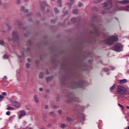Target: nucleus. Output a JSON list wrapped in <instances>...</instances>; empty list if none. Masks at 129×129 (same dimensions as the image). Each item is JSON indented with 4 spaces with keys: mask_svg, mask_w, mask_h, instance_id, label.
Returning a JSON list of instances; mask_svg holds the SVG:
<instances>
[{
    "mask_svg": "<svg viewBox=\"0 0 129 129\" xmlns=\"http://www.w3.org/2000/svg\"><path fill=\"white\" fill-rule=\"evenodd\" d=\"M115 41H117V37L111 36L104 40V43L107 44V45H112Z\"/></svg>",
    "mask_w": 129,
    "mask_h": 129,
    "instance_id": "obj_1",
    "label": "nucleus"
},
{
    "mask_svg": "<svg viewBox=\"0 0 129 129\" xmlns=\"http://www.w3.org/2000/svg\"><path fill=\"white\" fill-rule=\"evenodd\" d=\"M117 94L120 96H124L126 95V92L124 91V88L122 86H118L117 88Z\"/></svg>",
    "mask_w": 129,
    "mask_h": 129,
    "instance_id": "obj_2",
    "label": "nucleus"
},
{
    "mask_svg": "<svg viewBox=\"0 0 129 129\" xmlns=\"http://www.w3.org/2000/svg\"><path fill=\"white\" fill-rule=\"evenodd\" d=\"M113 50L116 52H121L123 50V46L120 43H116L113 47Z\"/></svg>",
    "mask_w": 129,
    "mask_h": 129,
    "instance_id": "obj_3",
    "label": "nucleus"
},
{
    "mask_svg": "<svg viewBox=\"0 0 129 129\" xmlns=\"http://www.w3.org/2000/svg\"><path fill=\"white\" fill-rule=\"evenodd\" d=\"M112 7V1H109L107 2L104 3L102 5V8L104 10H108Z\"/></svg>",
    "mask_w": 129,
    "mask_h": 129,
    "instance_id": "obj_4",
    "label": "nucleus"
},
{
    "mask_svg": "<svg viewBox=\"0 0 129 129\" xmlns=\"http://www.w3.org/2000/svg\"><path fill=\"white\" fill-rule=\"evenodd\" d=\"M78 118L80 121H84V114L79 113L78 114Z\"/></svg>",
    "mask_w": 129,
    "mask_h": 129,
    "instance_id": "obj_5",
    "label": "nucleus"
},
{
    "mask_svg": "<svg viewBox=\"0 0 129 129\" xmlns=\"http://www.w3.org/2000/svg\"><path fill=\"white\" fill-rule=\"evenodd\" d=\"M12 105L13 106H15V107H20V102L17 101H14L12 102Z\"/></svg>",
    "mask_w": 129,
    "mask_h": 129,
    "instance_id": "obj_6",
    "label": "nucleus"
},
{
    "mask_svg": "<svg viewBox=\"0 0 129 129\" xmlns=\"http://www.w3.org/2000/svg\"><path fill=\"white\" fill-rule=\"evenodd\" d=\"M13 37L14 40H16V39H19V36L18 35V33L17 31H13Z\"/></svg>",
    "mask_w": 129,
    "mask_h": 129,
    "instance_id": "obj_7",
    "label": "nucleus"
},
{
    "mask_svg": "<svg viewBox=\"0 0 129 129\" xmlns=\"http://www.w3.org/2000/svg\"><path fill=\"white\" fill-rule=\"evenodd\" d=\"M26 115V113L25 112V111H21V114L19 116V119H21L23 116H25Z\"/></svg>",
    "mask_w": 129,
    "mask_h": 129,
    "instance_id": "obj_8",
    "label": "nucleus"
},
{
    "mask_svg": "<svg viewBox=\"0 0 129 129\" xmlns=\"http://www.w3.org/2000/svg\"><path fill=\"white\" fill-rule=\"evenodd\" d=\"M119 4H121V5H124L125 4H127V3H129V1L128 0H123L121 1L118 2Z\"/></svg>",
    "mask_w": 129,
    "mask_h": 129,
    "instance_id": "obj_9",
    "label": "nucleus"
},
{
    "mask_svg": "<svg viewBox=\"0 0 129 129\" xmlns=\"http://www.w3.org/2000/svg\"><path fill=\"white\" fill-rule=\"evenodd\" d=\"M119 82V83H121V84H124V83H126V82H127V80H126V79L120 80Z\"/></svg>",
    "mask_w": 129,
    "mask_h": 129,
    "instance_id": "obj_10",
    "label": "nucleus"
},
{
    "mask_svg": "<svg viewBox=\"0 0 129 129\" xmlns=\"http://www.w3.org/2000/svg\"><path fill=\"white\" fill-rule=\"evenodd\" d=\"M34 100L36 103L39 102V99H38V97L36 95L34 96Z\"/></svg>",
    "mask_w": 129,
    "mask_h": 129,
    "instance_id": "obj_11",
    "label": "nucleus"
},
{
    "mask_svg": "<svg viewBox=\"0 0 129 129\" xmlns=\"http://www.w3.org/2000/svg\"><path fill=\"white\" fill-rule=\"evenodd\" d=\"M43 77H44V73H40L39 74V78H42Z\"/></svg>",
    "mask_w": 129,
    "mask_h": 129,
    "instance_id": "obj_12",
    "label": "nucleus"
},
{
    "mask_svg": "<svg viewBox=\"0 0 129 129\" xmlns=\"http://www.w3.org/2000/svg\"><path fill=\"white\" fill-rule=\"evenodd\" d=\"M7 110H14V107L9 106L7 108Z\"/></svg>",
    "mask_w": 129,
    "mask_h": 129,
    "instance_id": "obj_13",
    "label": "nucleus"
},
{
    "mask_svg": "<svg viewBox=\"0 0 129 129\" xmlns=\"http://www.w3.org/2000/svg\"><path fill=\"white\" fill-rule=\"evenodd\" d=\"M118 106H119L120 107V108H121L122 110L124 109V108L123 107V106L120 104H118Z\"/></svg>",
    "mask_w": 129,
    "mask_h": 129,
    "instance_id": "obj_14",
    "label": "nucleus"
},
{
    "mask_svg": "<svg viewBox=\"0 0 129 129\" xmlns=\"http://www.w3.org/2000/svg\"><path fill=\"white\" fill-rule=\"evenodd\" d=\"M9 56L7 54H4L3 56V59H8Z\"/></svg>",
    "mask_w": 129,
    "mask_h": 129,
    "instance_id": "obj_15",
    "label": "nucleus"
},
{
    "mask_svg": "<svg viewBox=\"0 0 129 129\" xmlns=\"http://www.w3.org/2000/svg\"><path fill=\"white\" fill-rule=\"evenodd\" d=\"M54 11L55 14H58V13H59V10H58L57 8H54Z\"/></svg>",
    "mask_w": 129,
    "mask_h": 129,
    "instance_id": "obj_16",
    "label": "nucleus"
},
{
    "mask_svg": "<svg viewBox=\"0 0 129 129\" xmlns=\"http://www.w3.org/2000/svg\"><path fill=\"white\" fill-rule=\"evenodd\" d=\"M73 14H77L78 13V11L77 10H73Z\"/></svg>",
    "mask_w": 129,
    "mask_h": 129,
    "instance_id": "obj_17",
    "label": "nucleus"
},
{
    "mask_svg": "<svg viewBox=\"0 0 129 129\" xmlns=\"http://www.w3.org/2000/svg\"><path fill=\"white\" fill-rule=\"evenodd\" d=\"M57 4H58V5H59V7H62V4H61V1L59 0L57 1Z\"/></svg>",
    "mask_w": 129,
    "mask_h": 129,
    "instance_id": "obj_18",
    "label": "nucleus"
},
{
    "mask_svg": "<svg viewBox=\"0 0 129 129\" xmlns=\"http://www.w3.org/2000/svg\"><path fill=\"white\" fill-rule=\"evenodd\" d=\"M50 80H51V78H47L46 79V82H49V81H50Z\"/></svg>",
    "mask_w": 129,
    "mask_h": 129,
    "instance_id": "obj_19",
    "label": "nucleus"
},
{
    "mask_svg": "<svg viewBox=\"0 0 129 129\" xmlns=\"http://www.w3.org/2000/svg\"><path fill=\"white\" fill-rule=\"evenodd\" d=\"M115 85H113L111 87H110V90H113L114 89Z\"/></svg>",
    "mask_w": 129,
    "mask_h": 129,
    "instance_id": "obj_20",
    "label": "nucleus"
},
{
    "mask_svg": "<svg viewBox=\"0 0 129 129\" xmlns=\"http://www.w3.org/2000/svg\"><path fill=\"white\" fill-rule=\"evenodd\" d=\"M4 41L3 40H0V45H2V46L4 45Z\"/></svg>",
    "mask_w": 129,
    "mask_h": 129,
    "instance_id": "obj_21",
    "label": "nucleus"
},
{
    "mask_svg": "<svg viewBox=\"0 0 129 129\" xmlns=\"http://www.w3.org/2000/svg\"><path fill=\"white\" fill-rule=\"evenodd\" d=\"M67 119L68 121H71L72 120V119L71 118L67 117Z\"/></svg>",
    "mask_w": 129,
    "mask_h": 129,
    "instance_id": "obj_22",
    "label": "nucleus"
},
{
    "mask_svg": "<svg viewBox=\"0 0 129 129\" xmlns=\"http://www.w3.org/2000/svg\"><path fill=\"white\" fill-rule=\"evenodd\" d=\"M75 21H76V18H73V19H72V22L73 23H75Z\"/></svg>",
    "mask_w": 129,
    "mask_h": 129,
    "instance_id": "obj_23",
    "label": "nucleus"
},
{
    "mask_svg": "<svg viewBox=\"0 0 129 129\" xmlns=\"http://www.w3.org/2000/svg\"><path fill=\"white\" fill-rule=\"evenodd\" d=\"M60 127L61 128H64V127H65V124H62L60 126Z\"/></svg>",
    "mask_w": 129,
    "mask_h": 129,
    "instance_id": "obj_24",
    "label": "nucleus"
},
{
    "mask_svg": "<svg viewBox=\"0 0 129 129\" xmlns=\"http://www.w3.org/2000/svg\"><path fill=\"white\" fill-rule=\"evenodd\" d=\"M0 99H1V101H2L4 99V97H3V96H2V95H0Z\"/></svg>",
    "mask_w": 129,
    "mask_h": 129,
    "instance_id": "obj_25",
    "label": "nucleus"
},
{
    "mask_svg": "<svg viewBox=\"0 0 129 129\" xmlns=\"http://www.w3.org/2000/svg\"><path fill=\"white\" fill-rule=\"evenodd\" d=\"M7 115H10L11 114V112L10 111H8L6 112Z\"/></svg>",
    "mask_w": 129,
    "mask_h": 129,
    "instance_id": "obj_26",
    "label": "nucleus"
},
{
    "mask_svg": "<svg viewBox=\"0 0 129 129\" xmlns=\"http://www.w3.org/2000/svg\"><path fill=\"white\" fill-rule=\"evenodd\" d=\"M82 6H83L82 3H79V4H78L79 7H82Z\"/></svg>",
    "mask_w": 129,
    "mask_h": 129,
    "instance_id": "obj_27",
    "label": "nucleus"
},
{
    "mask_svg": "<svg viewBox=\"0 0 129 129\" xmlns=\"http://www.w3.org/2000/svg\"><path fill=\"white\" fill-rule=\"evenodd\" d=\"M26 67L27 68H29V67H30V64H29V63H26Z\"/></svg>",
    "mask_w": 129,
    "mask_h": 129,
    "instance_id": "obj_28",
    "label": "nucleus"
},
{
    "mask_svg": "<svg viewBox=\"0 0 129 129\" xmlns=\"http://www.w3.org/2000/svg\"><path fill=\"white\" fill-rule=\"evenodd\" d=\"M58 112L59 114H61L62 113V110H59Z\"/></svg>",
    "mask_w": 129,
    "mask_h": 129,
    "instance_id": "obj_29",
    "label": "nucleus"
},
{
    "mask_svg": "<svg viewBox=\"0 0 129 129\" xmlns=\"http://www.w3.org/2000/svg\"><path fill=\"white\" fill-rule=\"evenodd\" d=\"M2 95H4V96L7 95V93L5 92H4L2 93Z\"/></svg>",
    "mask_w": 129,
    "mask_h": 129,
    "instance_id": "obj_30",
    "label": "nucleus"
},
{
    "mask_svg": "<svg viewBox=\"0 0 129 129\" xmlns=\"http://www.w3.org/2000/svg\"><path fill=\"white\" fill-rule=\"evenodd\" d=\"M101 0H94L95 3H99V2H100Z\"/></svg>",
    "mask_w": 129,
    "mask_h": 129,
    "instance_id": "obj_31",
    "label": "nucleus"
},
{
    "mask_svg": "<svg viewBox=\"0 0 129 129\" xmlns=\"http://www.w3.org/2000/svg\"><path fill=\"white\" fill-rule=\"evenodd\" d=\"M105 71H109V69H108V68H106L105 69Z\"/></svg>",
    "mask_w": 129,
    "mask_h": 129,
    "instance_id": "obj_32",
    "label": "nucleus"
},
{
    "mask_svg": "<svg viewBox=\"0 0 129 129\" xmlns=\"http://www.w3.org/2000/svg\"><path fill=\"white\" fill-rule=\"evenodd\" d=\"M17 4H21V0H18Z\"/></svg>",
    "mask_w": 129,
    "mask_h": 129,
    "instance_id": "obj_33",
    "label": "nucleus"
},
{
    "mask_svg": "<svg viewBox=\"0 0 129 129\" xmlns=\"http://www.w3.org/2000/svg\"><path fill=\"white\" fill-rule=\"evenodd\" d=\"M22 11H24V10H25V7H24V6H22Z\"/></svg>",
    "mask_w": 129,
    "mask_h": 129,
    "instance_id": "obj_34",
    "label": "nucleus"
},
{
    "mask_svg": "<svg viewBox=\"0 0 129 129\" xmlns=\"http://www.w3.org/2000/svg\"><path fill=\"white\" fill-rule=\"evenodd\" d=\"M48 105H46L45 107V109H47L48 108Z\"/></svg>",
    "mask_w": 129,
    "mask_h": 129,
    "instance_id": "obj_35",
    "label": "nucleus"
},
{
    "mask_svg": "<svg viewBox=\"0 0 129 129\" xmlns=\"http://www.w3.org/2000/svg\"><path fill=\"white\" fill-rule=\"evenodd\" d=\"M111 69L112 70H114V67H111Z\"/></svg>",
    "mask_w": 129,
    "mask_h": 129,
    "instance_id": "obj_36",
    "label": "nucleus"
},
{
    "mask_svg": "<svg viewBox=\"0 0 129 129\" xmlns=\"http://www.w3.org/2000/svg\"><path fill=\"white\" fill-rule=\"evenodd\" d=\"M39 91H43V88H40L39 89Z\"/></svg>",
    "mask_w": 129,
    "mask_h": 129,
    "instance_id": "obj_37",
    "label": "nucleus"
},
{
    "mask_svg": "<svg viewBox=\"0 0 129 129\" xmlns=\"http://www.w3.org/2000/svg\"><path fill=\"white\" fill-rule=\"evenodd\" d=\"M53 112H51L50 113V114L51 115H53Z\"/></svg>",
    "mask_w": 129,
    "mask_h": 129,
    "instance_id": "obj_38",
    "label": "nucleus"
},
{
    "mask_svg": "<svg viewBox=\"0 0 129 129\" xmlns=\"http://www.w3.org/2000/svg\"><path fill=\"white\" fill-rule=\"evenodd\" d=\"M72 5H73V3H72L71 4H69L70 7H71V6H72Z\"/></svg>",
    "mask_w": 129,
    "mask_h": 129,
    "instance_id": "obj_39",
    "label": "nucleus"
},
{
    "mask_svg": "<svg viewBox=\"0 0 129 129\" xmlns=\"http://www.w3.org/2000/svg\"><path fill=\"white\" fill-rule=\"evenodd\" d=\"M4 78L5 79H8V78L7 77V76H4Z\"/></svg>",
    "mask_w": 129,
    "mask_h": 129,
    "instance_id": "obj_40",
    "label": "nucleus"
},
{
    "mask_svg": "<svg viewBox=\"0 0 129 129\" xmlns=\"http://www.w3.org/2000/svg\"><path fill=\"white\" fill-rule=\"evenodd\" d=\"M28 62H30L31 59H30V58H28Z\"/></svg>",
    "mask_w": 129,
    "mask_h": 129,
    "instance_id": "obj_41",
    "label": "nucleus"
},
{
    "mask_svg": "<svg viewBox=\"0 0 129 129\" xmlns=\"http://www.w3.org/2000/svg\"><path fill=\"white\" fill-rule=\"evenodd\" d=\"M28 12H29V11L28 10H26L25 12L28 13Z\"/></svg>",
    "mask_w": 129,
    "mask_h": 129,
    "instance_id": "obj_42",
    "label": "nucleus"
},
{
    "mask_svg": "<svg viewBox=\"0 0 129 129\" xmlns=\"http://www.w3.org/2000/svg\"><path fill=\"white\" fill-rule=\"evenodd\" d=\"M70 2L72 3L73 2H74V0H70Z\"/></svg>",
    "mask_w": 129,
    "mask_h": 129,
    "instance_id": "obj_43",
    "label": "nucleus"
},
{
    "mask_svg": "<svg viewBox=\"0 0 129 129\" xmlns=\"http://www.w3.org/2000/svg\"><path fill=\"white\" fill-rule=\"evenodd\" d=\"M126 108H127V109H129V106H127L126 107Z\"/></svg>",
    "mask_w": 129,
    "mask_h": 129,
    "instance_id": "obj_44",
    "label": "nucleus"
},
{
    "mask_svg": "<svg viewBox=\"0 0 129 129\" xmlns=\"http://www.w3.org/2000/svg\"><path fill=\"white\" fill-rule=\"evenodd\" d=\"M44 5H46V2H44Z\"/></svg>",
    "mask_w": 129,
    "mask_h": 129,
    "instance_id": "obj_45",
    "label": "nucleus"
},
{
    "mask_svg": "<svg viewBox=\"0 0 129 129\" xmlns=\"http://www.w3.org/2000/svg\"><path fill=\"white\" fill-rule=\"evenodd\" d=\"M1 5H2V3L1 2V0H0V6Z\"/></svg>",
    "mask_w": 129,
    "mask_h": 129,
    "instance_id": "obj_46",
    "label": "nucleus"
},
{
    "mask_svg": "<svg viewBox=\"0 0 129 129\" xmlns=\"http://www.w3.org/2000/svg\"><path fill=\"white\" fill-rule=\"evenodd\" d=\"M127 129H129V126L127 127Z\"/></svg>",
    "mask_w": 129,
    "mask_h": 129,
    "instance_id": "obj_47",
    "label": "nucleus"
},
{
    "mask_svg": "<svg viewBox=\"0 0 129 129\" xmlns=\"http://www.w3.org/2000/svg\"><path fill=\"white\" fill-rule=\"evenodd\" d=\"M26 2H28V0H25Z\"/></svg>",
    "mask_w": 129,
    "mask_h": 129,
    "instance_id": "obj_48",
    "label": "nucleus"
},
{
    "mask_svg": "<svg viewBox=\"0 0 129 129\" xmlns=\"http://www.w3.org/2000/svg\"><path fill=\"white\" fill-rule=\"evenodd\" d=\"M102 14H104V12H103Z\"/></svg>",
    "mask_w": 129,
    "mask_h": 129,
    "instance_id": "obj_49",
    "label": "nucleus"
},
{
    "mask_svg": "<svg viewBox=\"0 0 129 129\" xmlns=\"http://www.w3.org/2000/svg\"><path fill=\"white\" fill-rule=\"evenodd\" d=\"M47 73V74H49L48 73Z\"/></svg>",
    "mask_w": 129,
    "mask_h": 129,
    "instance_id": "obj_50",
    "label": "nucleus"
},
{
    "mask_svg": "<svg viewBox=\"0 0 129 129\" xmlns=\"http://www.w3.org/2000/svg\"><path fill=\"white\" fill-rule=\"evenodd\" d=\"M52 2H53V1H54V0H51Z\"/></svg>",
    "mask_w": 129,
    "mask_h": 129,
    "instance_id": "obj_51",
    "label": "nucleus"
},
{
    "mask_svg": "<svg viewBox=\"0 0 129 129\" xmlns=\"http://www.w3.org/2000/svg\"><path fill=\"white\" fill-rule=\"evenodd\" d=\"M79 87H80V86H79Z\"/></svg>",
    "mask_w": 129,
    "mask_h": 129,
    "instance_id": "obj_52",
    "label": "nucleus"
},
{
    "mask_svg": "<svg viewBox=\"0 0 129 129\" xmlns=\"http://www.w3.org/2000/svg\"><path fill=\"white\" fill-rule=\"evenodd\" d=\"M30 129H32L31 128H30Z\"/></svg>",
    "mask_w": 129,
    "mask_h": 129,
    "instance_id": "obj_53",
    "label": "nucleus"
}]
</instances>
